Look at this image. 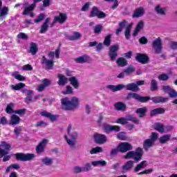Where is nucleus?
I'll return each mask as SVG.
<instances>
[{
  "instance_id": "obj_45",
  "label": "nucleus",
  "mask_w": 177,
  "mask_h": 177,
  "mask_svg": "<svg viewBox=\"0 0 177 177\" xmlns=\"http://www.w3.org/2000/svg\"><path fill=\"white\" fill-rule=\"evenodd\" d=\"M41 162H43V164H44V165H52V164H53V160H52V158H49V157H45L43 159H41Z\"/></svg>"
},
{
  "instance_id": "obj_33",
  "label": "nucleus",
  "mask_w": 177,
  "mask_h": 177,
  "mask_svg": "<svg viewBox=\"0 0 177 177\" xmlns=\"http://www.w3.org/2000/svg\"><path fill=\"white\" fill-rule=\"evenodd\" d=\"M136 114H139L140 118H143V117H146V113H147V108L142 107L138 108L136 111Z\"/></svg>"
},
{
  "instance_id": "obj_60",
  "label": "nucleus",
  "mask_w": 177,
  "mask_h": 177,
  "mask_svg": "<svg viewBox=\"0 0 177 177\" xmlns=\"http://www.w3.org/2000/svg\"><path fill=\"white\" fill-rule=\"evenodd\" d=\"M128 120L124 118H120L116 120L117 124H121L122 125H125V124H128Z\"/></svg>"
},
{
  "instance_id": "obj_28",
  "label": "nucleus",
  "mask_w": 177,
  "mask_h": 177,
  "mask_svg": "<svg viewBox=\"0 0 177 177\" xmlns=\"http://www.w3.org/2000/svg\"><path fill=\"white\" fill-rule=\"evenodd\" d=\"M127 91H131V92H137V91H140V88H139V86L136 85L135 83H130L127 84L125 86Z\"/></svg>"
},
{
  "instance_id": "obj_41",
  "label": "nucleus",
  "mask_w": 177,
  "mask_h": 177,
  "mask_svg": "<svg viewBox=\"0 0 177 177\" xmlns=\"http://www.w3.org/2000/svg\"><path fill=\"white\" fill-rule=\"evenodd\" d=\"M12 77L15 78V80H18V81H26V77L19 73V71H15L12 73Z\"/></svg>"
},
{
  "instance_id": "obj_19",
  "label": "nucleus",
  "mask_w": 177,
  "mask_h": 177,
  "mask_svg": "<svg viewBox=\"0 0 177 177\" xmlns=\"http://www.w3.org/2000/svg\"><path fill=\"white\" fill-rule=\"evenodd\" d=\"M156 145V142L151 140L150 138L146 139L143 142V149L145 150V151H149V149H151V147H154Z\"/></svg>"
},
{
  "instance_id": "obj_18",
  "label": "nucleus",
  "mask_w": 177,
  "mask_h": 177,
  "mask_svg": "<svg viewBox=\"0 0 177 177\" xmlns=\"http://www.w3.org/2000/svg\"><path fill=\"white\" fill-rule=\"evenodd\" d=\"M48 140L44 139L37 147L36 151L37 154H41L44 150L45 147H46V145H48Z\"/></svg>"
},
{
  "instance_id": "obj_7",
  "label": "nucleus",
  "mask_w": 177,
  "mask_h": 177,
  "mask_svg": "<svg viewBox=\"0 0 177 177\" xmlns=\"http://www.w3.org/2000/svg\"><path fill=\"white\" fill-rule=\"evenodd\" d=\"M16 159L19 161H31L35 158L34 153H17L15 154Z\"/></svg>"
},
{
  "instance_id": "obj_11",
  "label": "nucleus",
  "mask_w": 177,
  "mask_h": 177,
  "mask_svg": "<svg viewBox=\"0 0 177 177\" xmlns=\"http://www.w3.org/2000/svg\"><path fill=\"white\" fill-rule=\"evenodd\" d=\"M1 147H0V158H2L3 156H7L9 154V151H10V145L8 144L6 142H1Z\"/></svg>"
},
{
  "instance_id": "obj_15",
  "label": "nucleus",
  "mask_w": 177,
  "mask_h": 177,
  "mask_svg": "<svg viewBox=\"0 0 177 177\" xmlns=\"http://www.w3.org/2000/svg\"><path fill=\"white\" fill-rule=\"evenodd\" d=\"M133 164H135V161L133 160H129L126 162L122 167V173L125 174V172H129V171H132V169L133 168Z\"/></svg>"
},
{
  "instance_id": "obj_62",
  "label": "nucleus",
  "mask_w": 177,
  "mask_h": 177,
  "mask_svg": "<svg viewBox=\"0 0 177 177\" xmlns=\"http://www.w3.org/2000/svg\"><path fill=\"white\" fill-rule=\"evenodd\" d=\"M23 71H32L33 68L32 66L30 64L24 65L22 66Z\"/></svg>"
},
{
  "instance_id": "obj_55",
  "label": "nucleus",
  "mask_w": 177,
  "mask_h": 177,
  "mask_svg": "<svg viewBox=\"0 0 177 177\" xmlns=\"http://www.w3.org/2000/svg\"><path fill=\"white\" fill-rule=\"evenodd\" d=\"M117 138L119 140H127V139H128V138L125 135V132H120V133H118L117 134Z\"/></svg>"
},
{
  "instance_id": "obj_58",
  "label": "nucleus",
  "mask_w": 177,
  "mask_h": 177,
  "mask_svg": "<svg viewBox=\"0 0 177 177\" xmlns=\"http://www.w3.org/2000/svg\"><path fill=\"white\" fill-rule=\"evenodd\" d=\"M160 81H168L169 80V76L167 74H161L158 76Z\"/></svg>"
},
{
  "instance_id": "obj_34",
  "label": "nucleus",
  "mask_w": 177,
  "mask_h": 177,
  "mask_svg": "<svg viewBox=\"0 0 177 177\" xmlns=\"http://www.w3.org/2000/svg\"><path fill=\"white\" fill-rule=\"evenodd\" d=\"M82 37V35L78 32H74L73 35L67 36L66 39L69 41H77V39H80Z\"/></svg>"
},
{
  "instance_id": "obj_5",
  "label": "nucleus",
  "mask_w": 177,
  "mask_h": 177,
  "mask_svg": "<svg viewBox=\"0 0 177 177\" xmlns=\"http://www.w3.org/2000/svg\"><path fill=\"white\" fill-rule=\"evenodd\" d=\"M152 48L156 55H160L162 52V40L161 37H158L152 41Z\"/></svg>"
},
{
  "instance_id": "obj_1",
  "label": "nucleus",
  "mask_w": 177,
  "mask_h": 177,
  "mask_svg": "<svg viewBox=\"0 0 177 177\" xmlns=\"http://www.w3.org/2000/svg\"><path fill=\"white\" fill-rule=\"evenodd\" d=\"M61 103L62 110L71 111L80 106V99L77 97H73L71 100L68 97H64L61 100Z\"/></svg>"
},
{
  "instance_id": "obj_2",
  "label": "nucleus",
  "mask_w": 177,
  "mask_h": 177,
  "mask_svg": "<svg viewBox=\"0 0 177 177\" xmlns=\"http://www.w3.org/2000/svg\"><path fill=\"white\" fill-rule=\"evenodd\" d=\"M143 156V149L140 147H138L136 151H130L126 155L123 156L125 160H129L133 158L134 162H139L142 160Z\"/></svg>"
},
{
  "instance_id": "obj_36",
  "label": "nucleus",
  "mask_w": 177,
  "mask_h": 177,
  "mask_svg": "<svg viewBox=\"0 0 177 177\" xmlns=\"http://www.w3.org/2000/svg\"><path fill=\"white\" fill-rule=\"evenodd\" d=\"M8 12H9L8 7L0 8V20H3L5 17H6Z\"/></svg>"
},
{
  "instance_id": "obj_52",
  "label": "nucleus",
  "mask_w": 177,
  "mask_h": 177,
  "mask_svg": "<svg viewBox=\"0 0 177 177\" xmlns=\"http://www.w3.org/2000/svg\"><path fill=\"white\" fill-rule=\"evenodd\" d=\"M126 118L127 121H131V122H133V124H139V119L131 115H127Z\"/></svg>"
},
{
  "instance_id": "obj_48",
  "label": "nucleus",
  "mask_w": 177,
  "mask_h": 177,
  "mask_svg": "<svg viewBox=\"0 0 177 177\" xmlns=\"http://www.w3.org/2000/svg\"><path fill=\"white\" fill-rule=\"evenodd\" d=\"M116 63L120 67H125V66H127V59L123 57H120L117 59Z\"/></svg>"
},
{
  "instance_id": "obj_31",
  "label": "nucleus",
  "mask_w": 177,
  "mask_h": 177,
  "mask_svg": "<svg viewBox=\"0 0 177 177\" xmlns=\"http://www.w3.org/2000/svg\"><path fill=\"white\" fill-rule=\"evenodd\" d=\"M75 62L76 63H79V64H84V63H88V62H89V57H88V55H82L81 57H79L77 58H76L75 59Z\"/></svg>"
},
{
  "instance_id": "obj_50",
  "label": "nucleus",
  "mask_w": 177,
  "mask_h": 177,
  "mask_svg": "<svg viewBox=\"0 0 177 177\" xmlns=\"http://www.w3.org/2000/svg\"><path fill=\"white\" fill-rule=\"evenodd\" d=\"M102 30H103V25L98 24L94 27L93 32L94 34L99 35L102 32Z\"/></svg>"
},
{
  "instance_id": "obj_38",
  "label": "nucleus",
  "mask_w": 177,
  "mask_h": 177,
  "mask_svg": "<svg viewBox=\"0 0 177 177\" xmlns=\"http://www.w3.org/2000/svg\"><path fill=\"white\" fill-rule=\"evenodd\" d=\"M91 165H93V167H99V165L101 167H106L107 165V162H106V160L93 161L91 162Z\"/></svg>"
},
{
  "instance_id": "obj_9",
  "label": "nucleus",
  "mask_w": 177,
  "mask_h": 177,
  "mask_svg": "<svg viewBox=\"0 0 177 177\" xmlns=\"http://www.w3.org/2000/svg\"><path fill=\"white\" fill-rule=\"evenodd\" d=\"M71 139L65 135L64 138L69 146L74 147L75 146V143H77V139L78 138V133L76 131H73L72 133L69 134Z\"/></svg>"
},
{
  "instance_id": "obj_13",
  "label": "nucleus",
  "mask_w": 177,
  "mask_h": 177,
  "mask_svg": "<svg viewBox=\"0 0 177 177\" xmlns=\"http://www.w3.org/2000/svg\"><path fill=\"white\" fill-rule=\"evenodd\" d=\"M41 64L43 66H46V70H53L55 62L52 59H47L46 57L43 56L41 60Z\"/></svg>"
},
{
  "instance_id": "obj_20",
  "label": "nucleus",
  "mask_w": 177,
  "mask_h": 177,
  "mask_svg": "<svg viewBox=\"0 0 177 177\" xmlns=\"http://www.w3.org/2000/svg\"><path fill=\"white\" fill-rule=\"evenodd\" d=\"M49 21H50V18L48 17L41 26V29L39 32L40 34H45V32H46V31L48 30Z\"/></svg>"
},
{
  "instance_id": "obj_27",
  "label": "nucleus",
  "mask_w": 177,
  "mask_h": 177,
  "mask_svg": "<svg viewBox=\"0 0 177 177\" xmlns=\"http://www.w3.org/2000/svg\"><path fill=\"white\" fill-rule=\"evenodd\" d=\"M38 53V44L37 43L31 42L30 44L29 53L31 55H37Z\"/></svg>"
},
{
  "instance_id": "obj_35",
  "label": "nucleus",
  "mask_w": 177,
  "mask_h": 177,
  "mask_svg": "<svg viewBox=\"0 0 177 177\" xmlns=\"http://www.w3.org/2000/svg\"><path fill=\"white\" fill-rule=\"evenodd\" d=\"M150 90L152 92H154L156 91H158V82H157V80H156L154 79L151 80Z\"/></svg>"
},
{
  "instance_id": "obj_25",
  "label": "nucleus",
  "mask_w": 177,
  "mask_h": 177,
  "mask_svg": "<svg viewBox=\"0 0 177 177\" xmlns=\"http://www.w3.org/2000/svg\"><path fill=\"white\" fill-rule=\"evenodd\" d=\"M58 85H59L60 86H64V85H66V84H67V82H68V79L67 77H66V76H64V75H62V74H59L58 75Z\"/></svg>"
},
{
  "instance_id": "obj_40",
  "label": "nucleus",
  "mask_w": 177,
  "mask_h": 177,
  "mask_svg": "<svg viewBox=\"0 0 177 177\" xmlns=\"http://www.w3.org/2000/svg\"><path fill=\"white\" fill-rule=\"evenodd\" d=\"M132 26H133V24H130L126 28V30L124 32V35L127 39H129V38L131 37V30H132Z\"/></svg>"
},
{
  "instance_id": "obj_51",
  "label": "nucleus",
  "mask_w": 177,
  "mask_h": 177,
  "mask_svg": "<svg viewBox=\"0 0 177 177\" xmlns=\"http://www.w3.org/2000/svg\"><path fill=\"white\" fill-rule=\"evenodd\" d=\"M46 15L44 13H40L37 19H35V23L38 24L41 23V21H44L45 20Z\"/></svg>"
},
{
  "instance_id": "obj_21",
  "label": "nucleus",
  "mask_w": 177,
  "mask_h": 177,
  "mask_svg": "<svg viewBox=\"0 0 177 177\" xmlns=\"http://www.w3.org/2000/svg\"><path fill=\"white\" fill-rule=\"evenodd\" d=\"M145 27V21H140L136 27V29L134 30L133 32V37H136L138 35V34H139L140 31L141 30H143V28Z\"/></svg>"
},
{
  "instance_id": "obj_24",
  "label": "nucleus",
  "mask_w": 177,
  "mask_h": 177,
  "mask_svg": "<svg viewBox=\"0 0 177 177\" xmlns=\"http://www.w3.org/2000/svg\"><path fill=\"white\" fill-rule=\"evenodd\" d=\"M147 167V161L143 160L140 163L138 164L134 168V172L138 173L142 169H145Z\"/></svg>"
},
{
  "instance_id": "obj_30",
  "label": "nucleus",
  "mask_w": 177,
  "mask_h": 177,
  "mask_svg": "<svg viewBox=\"0 0 177 177\" xmlns=\"http://www.w3.org/2000/svg\"><path fill=\"white\" fill-rule=\"evenodd\" d=\"M165 113V109L164 108H157L151 111V117H154L158 114H164Z\"/></svg>"
},
{
  "instance_id": "obj_3",
  "label": "nucleus",
  "mask_w": 177,
  "mask_h": 177,
  "mask_svg": "<svg viewBox=\"0 0 177 177\" xmlns=\"http://www.w3.org/2000/svg\"><path fill=\"white\" fill-rule=\"evenodd\" d=\"M131 99H134L137 102L140 103H146L150 100V97L149 96H140L136 93H128L126 97V100H131Z\"/></svg>"
},
{
  "instance_id": "obj_12",
  "label": "nucleus",
  "mask_w": 177,
  "mask_h": 177,
  "mask_svg": "<svg viewBox=\"0 0 177 177\" xmlns=\"http://www.w3.org/2000/svg\"><path fill=\"white\" fill-rule=\"evenodd\" d=\"M136 60L138 62V63H141V64H147L150 59L146 54L137 53L136 56Z\"/></svg>"
},
{
  "instance_id": "obj_29",
  "label": "nucleus",
  "mask_w": 177,
  "mask_h": 177,
  "mask_svg": "<svg viewBox=\"0 0 177 177\" xmlns=\"http://www.w3.org/2000/svg\"><path fill=\"white\" fill-rule=\"evenodd\" d=\"M20 117L17 115H12L10 117V121L9 125H18L20 122Z\"/></svg>"
},
{
  "instance_id": "obj_42",
  "label": "nucleus",
  "mask_w": 177,
  "mask_h": 177,
  "mask_svg": "<svg viewBox=\"0 0 177 177\" xmlns=\"http://www.w3.org/2000/svg\"><path fill=\"white\" fill-rule=\"evenodd\" d=\"M100 11V10H99V8H97V7L93 6L90 13V17H97Z\"/></svg>"
},
{
  "instance_id": "obj_57",
  "label": "nucleus",
  "mask_w": 177,
  "mask_h": 177,
  "mask_svg": "<svg viewBox=\"0 0 177 177\" xmlns=\"http://www.w3.org/2000/svg\"><path fill=\"white\" fill-rule=\"evenodd\" d=\"M73 87L67 86L66 89L62 91L63 95H71L73 94Z\"/></svg>"
},
{
  "instance_id": "obj_63",
  "label": "nucleus",
  "mask_w": 177,
  "mask_h": 177,
  "mask_svg": "<svg viewBox=\"0 0 177 177\" xmlns=\"http://www.w3.org/2000/svg\"><path fill=\"white\" fill-rule=\"evenodd\" d=\"M42 84L46 88L49 86L51 84L52 82L49 79H44L42 81Z\"/></svg>"
},
{
  "instance_id": "obj_53",
  "label": "nucleus",
  "mask_w": 177,
  "mask_h": 177,
  "mask_svg": "<svg viewBox=\"0 0 177 177\" xmlns=\"http://www.w3.org/2000/svg\"><path fill=\"white\" fill-rule=\"evenodd\" d=\"M13 106H15V104L12 102L7 105L6 111L8 114H12L15 113V111H13Z\"/></svg>"
},
{
  "instance_id": "obj_17",
  "label": "nucleus",
  "mask_w": 177,
  "mask_h": 177,
  "mask_svg": "<svg viewBox=\"0 0 177 177\" xmlns=\"http://www.w3.org/2000/svg\"><path fill=\"white\" fill-rule=\"evenodd\" d=\"M145 13V8H143V7H139L134 10L132 17L133 19H139V17H142Z\"/></svg>"
},
{
  "instance_id": "obj_8",
  "label": "nucleus",
  "mask_w": 177,
  "mask_h": 177,
  "mask_svg": "<svg viewBox=\"0 0 177 177\" xmlns=\"http://www.w3.org/2000/svg\"><path fill=\"white\" fill-rule=\"evenodd\" d=\"M120 50V45L115 44L109 47V57L112 62H114L118 56V50Z\"/></svg>"
},
{
  "instance_id": "obj_39",
  "label": "nucleus",
  "mask_w": 177,
  "mask_h": 177,
  "mask_svg": "<svg viewBox=\"0 0 177 177\" xmlns=\"http://www.w3.org/2000/svg\"><path fill=\"white\" fill-rule=\"evenodd\" d=\"M154 129L156 131H158V132H160V133H162L165 132V129H164V124L161 123H156L153 125Z\"/></svg>"
},
{
  "instance_id": "obj_23",
  "label": "nucleus",
  "mask_w": 177,
  "mask_h": 177,
  "mask_svg": "<svg viewBox=\"0 0 177 177\" xmlns=\"http://www.w3.org/2000/svg\"><path fill=\"white\" fill-rule=\"evenodd\" d=\"M106 88H108V89L111 91V92H118V91H121L122 89H124V88H125V85L124 84H118L117 86L108 85Z\"/></svg>"
},
{
  "instance_id": "obj_32",
  "label": "nucleus",
  "mask_w": 177,
  "mask_h": 177,
  "mask_svg": "<svg viewBox=\"0 0 177 177\" xmlns=\"http://www.w3.org/2000/svg\"><path fill=\"white\" fill-rule=\"evenodd\" d=\"M68 81L71 82V85L75 88V89H78L80 88V82L77 80L75 77H71L68 79Z\"/></svg>"
},
{
  "instance_id": "obj_56",
  "label": "nucleus",
  "mask_w": 177,
  "mask_h": 177,
  "mask_svg": "<svg viewBox=\"0 0 177 177\" xmlns=\"http://www.w3.org/2000/svg\"><path fill=\"white\" fill-rule=\"evenodd\" d=\"M104 132H106V133H109V132H112V126L109 125L108 124H104L103 127H102Z\"/></svg>"
},
{
  "instance_id": "obj_46",
  "label": "nucleus",
  "mask_w": 177,
  "mask_h": 177,
  "mask_svg": "<svg viewBox=\"0 0 177 177\" xmlns=\"http://www.w3.org/2000/svg\"><path fill=\"white\" fill-rule=\"evenodd\" d=\"M26 86V84L24 83H19L16 85H11L12 89L13 91H20V89H23Z\"/></svg>"
},
{
  "instance_id": "obj_54",
  "label": "nucleus",
  "mask_w": 177,
  "mask_h": 177,
  "mask_svg": "<svg viewBox=\"0 0 177 177\" xmlns=\"http://www.w3.org/2000/svg\"><path fill=\"white\" fill-rule=\"evenodd\" d=\"M103 151V149L101 147H97L95 148H93L91 151L90 154H96L97 153H102Z\"/></svg>"
},
{
  "instance_id": "obj_49",
  "label": "nucleus",
  "mask_w": 177,
  "mask_h": 177,
  "mask_svg": "<svg viewBox=\"0 0 177 177\" xmlns=\"http://www.w3.org/2000/svg\"><path fill=\"white\" fill-rule=\"evenodd\" d=\"M10 169H20V165H19L17 164L10 165L6 169V174H9V172H10Z\"/></svg>"
},
{
  "instance_id": "obj_16",
  "label": "nucleus",
  "mask_w": 177,
  "mask_h": 177,
  "mask_svg": "<svg viewBox=\"0 0 177 177\" xmlns=\"http://www.w3.org/2000/svg\"><path fill=\"white\" fill-rule=\"evenodd\" d=\"M40 114L42 117H46V118H49L52 122H55V121H57V118H59V115H52L50 113H48L46 111H41Z\"/></svg>"
},
{
  "instance_id": "obj_61",
  "label": "nucleus",
  "mask_w": 177,
  "mask_h": 177,
  "mask_svg": "<svg viewBox=\"0 0 177 177\" xmlns=\"http://www.w3.org/2000/svg\"><path fill=\"white\" fill-rule=\"evenodd\" d=\"M73 172L74 174H81V172H84V167L76 166L73 168Z\"/></svg>"
},
{
  "instance_id": "obj_37",
  "label": "nucleus",
  "mask_w": 177,
  "mask_h": 177,
  "mask_svg": "<svg viewBox=\"0 0 177 177\" xmlns=\"http://www.w3.org/2000/svg\"><path fill=\"white\" fill-rule=\"evenodd\" d=\"M171 137L172 136H171V134L164 135L163 136H162L159 138V142L162 145H164V143H167V142H168L171 139Z\"/></svg>"
},
{
  "instance_id": "obj_59",
  "label": "nucleus",
  "mask_w": 177,
  "mask_h": 177,
  "mask_svg": "<svg viewBox=\"0 0 177 177\" xmlns=\"http://www.w3.org/2000/svg\"><path fill=\"white\" fill-rule=\"evenodd\" d=\"M31 102H32V91L30 94H28L25 98V103H27V104H29Z\"/></svg>"
},
{
  "instance_id": "obj_44",
  "label": "nucleus",
  "mask_w": 177,
  "mask_h": 177,
  "mask_svg": "<svg viewBox=\"0 0 177 177\" xmlns=\"http://www.w3.org/2000/svg\"><path fill=\"white\" fill-rule=\"evenodd\" d=\"M111 37H112V35H111V34H109L105 37L104 42H103L104 45L105 46H110L111 45Z\"/></svg>"
},
{
  "instance_id": "obj_6",
  "label": "nucleus",
  "mask_w": 177,
  "mask_h": 177,
  "mask_svg": "<svg viewBox=\"0 0 177 177\" xmlns=\"http://www.w3.org/2000/svg\"><path fill=\"white\" fill-rule=\"evenodd\" d=\"M67 19H68V17L66 14L60 12L59 16H55L54 17V20L50 24V27H53L55 24H56V23H59V24H64Z\"/></svg>"
},
{
  "instance_id": "obj_26",
  "label": "nucleus",
  "mask_w": 177,
  "mask_h": 177,
  "mask_svg": "<svg viewBox=\"0 0 177 177\" xmlns=\"http://www.w3.org/2000/svg\"><path fill=\"white\" fill-rule=\"evenodd\" d=\"M150 100H152L153 103H165V102H168V98L161 96H157L150 98Z\"/></svg>"
},
{
  "instance_id": "obj_10",
  "label": "nucleus",
  "mask_w": 177,
  "mask_h": 177,
  "mask_svg": "<svg viewBox=\"0 0 177 177\" xmlns=\"http://www.w3.org/2000/svg\"><path fill=\"white\" fill-rule=\"evenodd\" d=\"M118 149L120 153H127L133 150V147L129 142H121L118 145Z\"/></svg>"
},
{
  "instance_id": "obj_47",
  "label": "nucleus",
  "mask_w": 177,
  "mask_h": 177,
  "mask_svg": "<svg viewBox=\"0 0 177 177\" xmlns=\"http://www.w3.org/2000/svg\"><path fill=\"white\" fill-rule=\"evenodd\" d=\"M155 10L156 11L158 15H161L162 16H165V8H161L160 5H158L155 8Z\"/></svg>"
},
{
  "instance_id": "obj_43",
  "label": "nucleus",
  "mask_w": 177,
  "mask_h": 177,
  "mask_svg": "<svg viewBox=\"0 0 177 177\" xmlns=\"http://www.w3.org/2000/svg\"><path fill=\"white\" fill-rule=\"evenodd\" d=\"M136 68H135V67L132 66H129V67H127L126 69L124 70V74H126V75H131V74H133V73H135Z\"/></svg>"
},
{
  "instance_id": "obj_4",
  "label": "nucleus",
  "mask_w": 177,
  "mask_h": 177,
  "mask_svg": "<svg viewBox=\"0 0 177 177\" xmlns=\"http://www.w3.org/2000/svg\"><path fill=\"white\" fill-rule=\"evenodd\" d=\"M35 6L36 5L35 3H32L31 5H30V3H28V2H25L24 3V12H22V15H24V16H27V15H30V17H34L35 15L32 12V10H34V9H35Z\"/></svg>"
},
{
  "instance_id": "obj_22",
  "label": "nucleus",
  "mask_w": 177,
  "mask_h": 177,
  "mask_svg": "<svg viewBox=\"0 0 177 177\" xmlns=\"http://www.w3.org/2000/svg\"><path fill=\"white\" fill-rule=\"evenodd\" d=\"M115 110L117 111H125L127 110V104L122 102H118L114 104Z\"/></svg>"
},
{
  "instance_id": "obj_64",
  "label": "nucleus",
  "mask_w": 177,
  "mask_h": 177,
  "mask_svg": "<svg viewBox=\"0 0 177 177\" xmlns=\"http://www.w3.org/2000/svg\"><path fill=\"white\" fill-rule=\"evenodd\" d=\"M169 97L175 98L177 97V92L175 89L172 88L171 91L169 93Z\"/></svg>"
},
{
  "instance_id": "obj_14",
  "label": "nucleus",
  "mask_w": 177,
  "mask_h": 177,
  "mask_svg": "<svg viewBox=\"0 0 177 177\" xmlns=\"http://www.w3.org/2000/svg\"><path fill=\"white\" fill-rule=\"evenodd\" d=\"M94 140L97 145H103L107 142V137L104 134L95 133L93 136Z\"/></svg>"
}]
</instances>
